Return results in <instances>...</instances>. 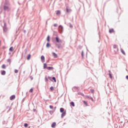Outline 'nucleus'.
<instances>
[{"mask_svg": "<svg viewBox=\"0 0 128 128\" xmlns=\"http://www.w3.org/2000/svg\"><path fill=\"white\" fill-rule=\"evenodd\" d=\"M4 10H10V8L8 6H4Z\"/></svg>", "mask_w": 128, "mask_h": 128, "instance_id": "nucleus-4", "label": "nucleus"}, {"mask_svg": "<svg viewBox=\"0 0 128 128\" xmlns=\"http://www.w3.org/2000/svg\"><path fill=\"white\" fill-rule=\"evenodd\" d=\"M92 100H94V99L92 98Z\"/></svg>", "mask_w": 128, "mask_h": 128, "instance_id": "nucleus-37", "label": "nucleus"}, {"mask_svg": "<svg viewBox=\"0 0 128 128\" xmlns=\"http://www.w3.org/2000/svg\"><path fill=\"white\" fill-rule=\"evenodd\" d=\"M8 62H10H10H12V60L10 59H8Z\"/></svg>", "mask_w": 128, "mask_h": 128, "instance_id": "nucleus-23", "label": "nucleus"}, {"mask_svg": "<svg viewBox=\"0 0 128 128\" xmlns=\"http://www.w3.org/2000/svg\"><path fill=\"white\" fill-rule=\"evenodd\" d=\"M58 28H59V30L60 32V34H62L64 31V27H62V26L60 25Z\"/></svg>", "mask_w": 128, "mask_h": 128, "instance_id": "nucleus-1", "label": "nucleus"}, {"mask_svg": "<svg viewBox=\"0 0 128 128\" xmlns=\"http://www.w3.org/2000/svg\"><path fill=\"white\" fill-rule=\"evenodd\" d=\"M10 52H12V50H14V48L13 47H10Z\"/></svg>", "mask_w": 128, "mask_h": 128, "instance_id": "nucleus-19", "label": "nucleus"}, {"mask_svg": "<svg viewBox=\"0 0 128 128\" xmlns=\"http://www.w3.org/2000/svg\"><path fill=\"white\" fill-rule=\"evenodd\" d=\"M56 42H60V38H58V37H56Z\"/></svg>", "mask_w": 128, "mask_h": 128, "instance_id": "nucleus-9", "label": "nucleus"}, {"mask_svg": "<svg viewBox=\"0 0 128 128\" xmlns=\"http://www.w3.org/2000/svg\"><path fill=\"white\" fill-rule=\"evenodd\" d=\"M109 32H110V34H112V32H114V30L112 28L110 29Z\"/></svg>", "mask_w": 128, "mask_h": 128, "instance_id": "nucleus-6", "label": "nucleus"}, {"mask_svg": "<svg viewBox=\"0 0 128 128\" xmlns=\"http://www.w3.org/2000/svg\"><path fill=\"white\" fill-rule=\"evenodd\" d=\"M48 66V65L46 64H44V68H46Z\"/></svg>", "mask_w": 128, "mask_h": 128, "instance_id": "nucleus-15", "label": "nucleus"}, {"mask_svg": "<svg viewBox=\"0 0 128 128\" xmlns=\"http://www.w3.org/2000/svg\"><path fill=\"white\" fill-rule=\"evenodd\" d=\"M52 80H54V82H56V80L55 77H52Z\"/></svg>", "mask_w": 128, "mask_h": 128, "instance_id": "nucleus-20", "label": "nucleus"}, {"mask_svg": "<svg viewBox=\"0 0 128 128\" xmlns=\"http://www.w3.org/2000/svg\"><path fill=\"white\" fill-rule=\"evenodd\" d=\"M50 108L52 109V108H54V106H50Z\"/></svg>", "mask_w": 128, "mask_h": 128, "instance_id": "nucleus-30", "label": "nucleus"}, {"mask_svg": "<svg viewBox=\"0 0 128 128\" xmlns=\"http://www.w3.org/2000/svg\"><path fill=\"white\" fill-rule=\"evenodd\" d=\"M84 104H85V106H88V102L86 101H84Z\"/></svg>", "mask_w": 128, "mask_h": 128, "instance_id": "nucleus-21", "label": "nucleus"}, {"mask_svg": "<svg viewBox=\"0 0 128 128\" xmlns=\"http://www.w3.org/2000/svg\"><path fill=\"white\" fill-rule=\"evenodd\" d=\"M60 112H64V108H60Z\"/></svg>", "mask_w": 128, "mask_h": 128, "instance_id": "nucleus-12", "label": "nucleus"}, {"mask_svg": "<svg viewBox=\"0 0 128 128\" xmlns=\"http://www.w3.org/2000/svg\"><path fill=\"white\" fill-rule=\"evenodd\" d=\"M66 12H70V10H68V9L66 8Z\"/></svg>", "mask_w": 128, "mask_h": 128, "instance_id": "nucleus-32", "label": "nucleus"}, {"mask_svg": "<svg viewBox=\"0 0 128 128\" xmlns=\"http://www.w3.org/2000/svg\"><path fill=\"white\" fill-rule=\"evenodd\" d=\"M109 76L110 78H112V74L110 73V70H109Z\"/></svg>", "mask_w": 128, "mask_h": 128, "instance_id": "nucleus-14", "label": "nucleus"}, {"mask_svg": "<svg viewBox=\"0 0 128 128\" xmlns=\"http://www.w3.org/2000/svg\"><path fill=\"white\" fill-rule=\"evenodd\" d=\"M34 92V89H33V88L30 89V92Z\"/></svg>", "mask_w": 128, "mask_h": 128, "instance_id": "nucleus-28", "label": "nucleus"}, {"mask_svg": "<svg viewBox=\"0 0 128 128\" xmlns=\"http://www.w3.org/2000/svg\"><path fill=\"white\" fill-rule=\"evenodd\" d=\"M56 126V123L55 122H53L52 124V128H55Z\"/></svg>", "mask_w": 128, "mask_h": 128, "instance_id": "nucleus-7", "label": "nucleus"}, {"mask_svg": "<svg viewBox=\"0 0 128 128\" xmlns=\"http://www.w3.org/2000/svg\"><path fill=\"white\" fill-rule=\"evenodd\" d=\"M31 56H32V55H30V54H29L27 57L28 60H30Z\"/></svg>", "mask_w": 128, "mask_h": 128, "instance_id": "nucleus-10", "label": "nucleus"}, {"mask_svg": "<svg viewBox=\"0 0 128 128\" xmlns=\"http://www.w3.org/2000/svg\"><path fill=\"white\" fill-rule=\"evenodd\" d=\"M47 70H54V67L52 66H49L47 68Z\"/></svg>", "mask_w": 128, "mask_h": 128, "instance_id": "nucleus-11", "label": "nucleus"}, {"mask_svg": "<svg viewBox=\"0 0 128 128\" xmlns=\"http://www.w3.org/2000/svg\"><path fill=\"white\" fill-rule=\"evenodd\" d=\"M56 14H57L58 16L60 14V10H57L56 12Z\"/></svg>", "mask_w": 128, "mask_h": 128, "instance_id": "nucleus-13", "label": "nucleus"}, {"mask_svg": "<svg viewBox=\"0 0 128 128\" xmlns=\"http://www.w3.org/2000/svg\"><path fill=\"white\" fill-rule=\"evenodd\" d=\"M41 60H42V62H44V56H41Z\"/></svg>", "mask_w": 128, "mask_h": 128, "instance_id": "nucleus-5", "label": "nucleus"}, {"mask_svg": "<svg viewBox=\"0 0 128 128\" xmlns=\"http://www.w3.org/2000/svg\"><path fill=\"white\" fill-rule=\"evenodd\" d=\"M66 112L65 110L64 112H62V114L61 115V117L62 118H64V116H66Z\"/></svg>", "mask_w": 128, "mask_h": 128, "instance_id": "nucleus-2", "label": "nucleus"}, {"mask_svg": "<svg viewBox=\"0 0 128 128\" xmlns=\"http://www.w3.org/2000/svg\"><path fill=\"white\" fill-rule=\"evenodd\" d=\"M54 27L58 26V24H54Z\"/></svg>", "mask_w": 128, "mask_h": 128, "instance_id": "nucleus-31", "label": "nucleus"}, {"mask_svg": "<svg viewBox=\"0 0 128 128\" xmlns=\"http://www.w3.org/2000/svg\"><path fill=\"white\" fill-rule=\"evenodd\" d=\"M45 80H46V82H48V78H46L45 79Z\"/></svg>", "mask_w": 128, "mask_h": 128, "instance_id": "nucleus-34", "label": "nucleus"}, {"mask_svg": "<svg viewBox=\"0 0 128 128\" xmlns=\"http://www.w3.org/2000/svg\"><path fill=\"white\" fill-rule=\"evenodd\" d=\"M126 80H128V76H126Z\"/></svg>", "mask_w": 128, "mask_h": 128, "instance_id": "nucleus-35", "label": "nucleus"}, {"mask_svg": "<svg viewBox=\"0 0 128 128\" xmlns=\"http://www.w3.org/2000/svg\"><path fill=\"white\" fill-rule=\"evenodd\" d=\"M113 48H118V46L116 44H114L113 46Z\"/></svg>", "mask_w": 128, "mask_h": 128, "instance_id": "nucleus-22", "label": "nucleus"}, {"mask_svg": "<svg viewBox=\"0 0 128 128\" xmlns=\"http://www.w3.org/2000/svg\"><path fill=\"white\" fill-rule=\"evenodd\" d=\"M1 74L2 76H4V74H6V72L4 70H2Z\"/></svg>", "mask_w": 128, "mask_h": 128, "instance_id": "nucleus-16", "label": "nucleus"}, {"mask_svg": "<svg viewBox=\"0 0 128 128\" xmlns=\"http://www.w3.org/2000/svg\"><path fill=\"white\" fill-rule=\"evenodd\" d=\"M70 104H71L72 106H74V102H71Z\"/></svg>", "mask_w": 128, "mask_h": 128, "instance_id": "nucleus-17", "label": "nucleus"}, {"mask_svg": "<svg viewBox=\"0 0 128 128\" xmlns=\"http://www.w3.org/2000/svg\"><path fill=\"white\" fill-rule=\"evenodd\" d=\"M50 36H48V37H47V40H48V42H50Z\"/></svg>", "mask_w": 128, "mask_h": 128, "instance_id": "nucleus-26", "label": "nucleus"}, {"mask_svg": "<svg viewBox=\"0 0 128 128\" xmlns=\"http://www.w3.org/2000/svg\"><path fill=\"white\" fill-rule=\"evenodd\" d=\"M14 72L15 74H18V70H15Z\"/></svg>", "mask_w": 128, "mask_h": 128, "instance_id": "nucleus-27", "label": "nucleus"}, {"mask_svg": "<svg viewBox=\"0 0 128 128\" xmlns=\"http://www.w3.org/2000/svg\"><path fill=\"white\" fill-rule=\"evenodd\" d=\"M6 68V66L4 64L2 65V68Z\"/></svg>", "mask_w": 128, "mask_h": 128, "instance_id": "nucleus-25", "label": "nucleus"}, {"mask_svg": "<svg viewBox=\"0 0 128 128\" xmlns=\"http://www.w3.org/2000/svg\"><path fill=\"white\" fill-rule=\"evenodd\" d=\"M82 56H84V54H83L82 52Z\"/></svg>", "mask_w": 128, "mask_h": 128, "instance_id": "nucleus-36", "label": "nucleus"}, {"mask_svg": "<svg viewBox=\"0 0 128 128\" xmlns=\"http://www.w3.org/2000/svg\"><path fill=\"white\" fill-rule=\"evenodd\" d=\"M14 98H16V96L14 95L10 97V100H14Z\"/></svg>", "mask_w": 128, "mask_h": 128, "instance_id": "nucleus-3", "label": "nucleus"}, {"mask_svg": "<svg viewBox=\"0 0 128 128\" xmlns=\"http://www.w3.org/2000/svg\"><path fill=\"white\" fill-rule=\"evenodd\" d=\"M28 124H26V123L24 124V126L25 128H28Z\"/></svg>", "mask_w": 128, "mask_h": 128, "instance_id": "nucleus-24", "label": "nucleus"}, {"mask_svg": "<svg viewBox=\"0 0 128 128\" xmlns=\"http://www.w3.org/2000/svg\"><path fill=\"white\" fill-rule=\"evenodd\" d=\"M52 54L54 58H58V54H56L54 52H52Z\"/></svg>", "mask_w": 128, "mask_h": 128, "instance_id": "nucleus-8", "label": "nucleus"}, {"mask_svg": "<svg viewBox=\"0 0 128 128\" xmlns=\"http://www.w3.org/2000/svg\"><path fill=\"white\" fill-rule=\"evenodd\" d=\"M50 89L51 90H54V88L52 86H51Z\"/></svg>", "mask_w": 128, "mask_h": 128, "instance_id": "nucleus-29", "label": "nucleus"}, {"mask_svg": "<svg viewBox=\"0 0 128 128\" xmlns=\"http://www.w3.org/2000/svg\"><path fill=\"white\" fill-rule=\"evenodd\" d=\"M70 28H72V24H70Z\"/></svg>", "mask_w": 128, "mask_h": 128, "instance_id": "nucleus-33", "label": "nucleus"}, {"mask_svg": "<svg viewBox=\"0 0 128 128\" xmlns=\"http://www.w3.org/2000/svg\"><path fill=\"white\" fill-rule=\"evenodd\" d=\"M46 46V48H49V46H50V44L49 43H47Z\"/></svg>", "mask_w": 128, "mask_h": 128, "instance_id": "nucleus-18", "label": "nucleus"}]
</instances>
